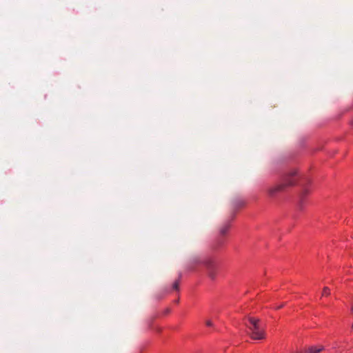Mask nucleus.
<instances>
[{"label":"nucleus","mask_w":353,"mask_h":353,"mask_svg":"<svg viewBox=\"0 0 353 353\" xmlns=\"http://www.w3.org/2000/svg\"><path fill=\"white\" fill-rule=\"evenodd\" d=\"M283 306H284V304L279 305V306H278V307H276V309L281 308V307H283Z\"/></svg>","instance_id":"9b49d317"},{"label":"nucleus","mask_w":353,"mask_h":353,"mask_svg":"<svg viewBox=\"0 0 353 353\" xmlns=\"http://www.w3.org/2000/svg\"><path fill=\"white\" fill-rule=\"evenodd\" d=\"M352 327L353 328V324L352 325Z\"/></svg>","instance_id":"ddd939ff"},{"label":"nucleus","mask_w":353,"mask_h":353,"mask_svg":"<svg viewBox=\"0 0 353 353\" xmlns=\"http://www.w3.org/2000/svg\"><path fill=\"white\" fill-rule=\"evenodd\" d=\"M230 228V223L229 222L224 223L219 229L220 234L225 235Z\"/></svg>","instance_id":"423d86ee"},{"label":"nucleus","mask_w":353,"mask_h":353,"mask_svg":"<svg viewBox=\"0 0 353 353\" xmlns=\"http://www.w3.org/2000/svg\"><path fill=\"white\" fill-rule=\"evenodd\" d=\"M206 325L208 326H212V322L211 321L208 320V321H206Z\"/></svg>","instance_id":"9d476101"},{"label":"nucleus","mask_w":353,"mask_h":353,"mask_svg":"<svg viewBox=\"0 0 353 353\" xmlns=\"http://www.w3.org/2000/svg\"><path fill=\"white\" fill-rule=\"evenodd\" d=\"M298 353H303V352H298Z\"/></svg>","instance_id":"f8f14e48"},{"label":"nucleus","mask_w":353,"mask_h":353,"mask_svg":"<svg viewBox=\"0 0 353 353\" xmlns=\"http://www.w3.org/2000/svg\"><path fill=\"white\" fill-rule=\"evenodd\" d=\"M203 265L206 268L208 276L212 280H214L216 278L217 274V266L214 260L208 259L203 261Z\"/></svg>","instance_id":"7ed1b4c3"},{"label":"nucleus","mask_w":353,"mask_h":353,"mask_svg":"<svg viewBox=\"0 0 353 353\" xmlns=\"http://www.w3.org/2000/svg\"><path fill=\"white\" fill-rule=\"evenodd\" d=\"M323 350V346H311L309 347L306 350L305 353H319Z\"/></svg>","instance_id":"39448f33"},{"label":"nucleus","mask_w":353,"mask_h":353,"mask_svg":"<svg viewBox=\"0 0 353 353\" xmlns=\"http://www.w3.org/2000/svg\"><path fill=\"white\" fill-rule=\"evenodd\" d=\"M296 174V170L289 172L284 177L283 181L281 183L275 184L267 188V194L270 198H275L279 193L284 191L288 187L295 184L294 176Z\"/></svg>","instance_id":"f257e3e1"},{"label":"nucleus","mask_w":353,"mask_h":353,"mask_svg":"<svg viewBox=\"0 0 353 353\" xmlns=\"http://www.w3.org/2000/svg\"><path fill=\"white\" fill-rule=\"evenodd\" d=\"M248 320L250 325H246V326L250 330V337L254 340H262L265 339V331L261 328L259 325L260 320L252 316H248Z\"/></svg>","instance_id":"f03ea898"},{"label":"nucleus","mask_w":353,"mask_h":353,"mask_svg":"<svg viewBox=\"0 0 353 353\" xmlns=\"http://www.w3.org/2000/svg\"><path fill=\"white\" fill-rule=\"evenodd\" d=\"M352 124H353V121H352Z\"/></svg>","instance_id":"4468645a"},{"label":"nucleus","mask_w":353,"mask_h":353,"mask_svg":"<svg viewBox=\"0 0 353 353\" xmlns=\"http://www.w3.org/2000/svg\"><path fill=\"white\" fill-rule=\"evenodd\" d=\"M181 275L179 276V279L176 281H175L172 285V289L174 290H179V279H180Z\"/></svg>","instance_id":"0eeeda50"},{"label":"nucleus","mask_w":353,"mask_h":353,"mask_svg":"<svg viewBox=\"0 0 353 353\" xmlns=\"http://www.w3.org/2000/svg\"><path fill=\"white\" fill-rule=\"evenodd\" d=\"M309 192H310L309 188L307 187H306V186H303V188H302V190H301V192H300V194H299V205L300 208H302L303 203V199L306 196V195L309 194Z\"/></svg>","instance_id":"20e7f679"},{"label":"nucleus","mask_w":353,"mask_h":353,"mask_svg":"<svg viewBox=\"0 0 353 353\" xmlns=\"http://www.w3.org/2000/svg\"><path fill=\"white\" fill-rule=\"evenodd\" d=\"M350 311L353 314V297L351 299L350 301Z\"/></svg>","instance_id":"1a4fd4ad"},{"label":"nucleus","mask_w":353,"mask_h":353,"mask_svg":"<svg viewBox=\"0 0 353 353\" xmlns=\"http://www.w3.org/2000/svg\"><path fill=\"white\" fill-rule=\"evenodd\" d=\"M330 294V288L325 287L323 290L322 296H328Z\"/></svg>","instance_id":"6e6552de"}]
</instances>
